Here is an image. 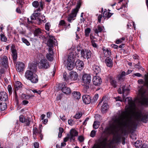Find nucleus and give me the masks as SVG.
Listing matches in <instances>:
<instances>
[{"label": "nucleus", "instance_id": "nucleus-24", "mask_svg": "<svg viewBox=\"0 0 148 148\" xmlns=\"http://www.w3.org/2000/svg\"><path fill=\"white\" fill-rule=\"evenodd\" d=\"M62 86L64 85V86L62 87V91L64 93L66 94H69L71 92V90L70 88L66 87L65 86V83H62Z\"/></svg>", "mask_w": 148, "mask_h": 148}, {"label": "nucleus", "instance_id": "nucleus-53", "mask_svg": "<svg viewBox=\"0 0 148 148\" xmlns=\"http://www.w3.org/2000/svg\"><path fill=\"white\" fill-rule=\"evenodd\" d=\"M36 20L38 22V24H40L42 22H43L44 23H45L46 22V20L45 19H44V20H42L41 18H38L36 19Z\"/></svg>", "mask_w": 148, "mask_h": 148}, {"label": "nucleus", "instance_id": "nucleus-34", "mask_svg": "<svg viewBox=\"0 0 148 148\" xmlns=\"http://www.w3.org/2000/svg\"><path fill=\"white\" fill-rule=\"evenodd\" d=\"M74 98L77 100H79L81 97V94L79 92L74 91L72 93Z\"/></svg>", "mask_w": 148, "mask_h": 148}, {"label": "nucleus", "instance_id": "nucleus-47", "mask_svg": "<svg viewBox=\"0 0 148 148\" xmlns=\"http://www.w3.org/2000/svg\"><path fill=\"white\" fill-rule=\"evenodd\" d=\"M0 37L1 38V40L2 41L7 42V38L6 36L3 34H1Z\"/></svg>", "mask_w": 148, "mask_h": 148}, {"label": "nucleus", "instance_id": "nucleus-39", "mask_svg": "<svg viewBox=\"0 0 148 148\" xmlns=\"http://www.w3.org/2000/svg\"><path fill=\"white\" fill-rule=\"evenodd\" d=\"M100 124V123L99 122L97 121H94L93 125V128L95 129H97L99 127Z\"/></svg>", "mask_w": 148, "mask_h": 148}, {"label": "nucleus", "instance_id": "nucleus-15", "mask_svg": "<svg viewBox=\"0 0 148 148\" xmlns=\"http://www.w3.org/2000/svg\"><path fill=\"white\" fill-rule=\"evenodd\" d=\"M78 132L75 130L72 129L70 131V134H68L70 137V140L71 141H74L75 139V137L78 135Z\"/></svg>", "mask_w": 148, "mask_h": 148}, {"label": "nucleus", "instance_id": "nucleus-51", "mask_svg": "<svg viewBox=\"0 0 148 148\" xmlns=\"http://www.w3.org/2000/svg\"><path fill=\"white\" fill-rule=\"evenodd\" d=\"M8 89L9 92V95H11L12 92V87L10 85H8Z\"/></svg>", "mask_w": 148, "mask_h": 148}, {"label": "nucleus", "instance_id": "nucleus-55", "mask_svg": "<svg viewBox=\"0 0 148 148\" xmlns=\"http://www.w3.org/2000/svg\"><path fill=\"white\" fill-rule=\"evenodd\" d=\"M96 134V131L94 130H92L90 134V136L92 137H94Z\"/></svg>", "mask_w": 148, "mask_h": 148}, {"label": "nucleus", "instance_id": "nucleus-37", "mask_svg": "<svg viewBox=\"0 0 148 148\" xmlns=\"http://www.w3.org/2000/svg\"><path fill=\"white\" fill-rule=\"evenodd\" d=\"M31 121V119L29 117H27L25 119V120L24 122L25 124L26 125L29 126L30 125Z\"/></svg>", "mask_w": 148, "mask_h": 148}, {"label": "nucleus", "instance_id": "nucleus-26", "mask_svg": "<svg viewBox=\"0 0 148 148\" xmlns=\"http://www.w3.org/2000/svg\"><path fill=\"white\" fill-rule=\"evenodd\" d=\"M92 68L94 73L96 75L100 73L101 69L99 65L95 64L93 66Z\"/></svg>", "mask_w": 148, "mask_h": 148}, {"label": "nucleus", "instance_id": "nucleus-5", "mask_svg": "<svg viewBox=\"0 0 148 148\" xmlns=\"http://www.w3.org/2000/svg\"><path fill=\"white\" fill-rule=\"evenodd\" d=\"M108 100V98L106 96H104L102 98V100L99 103V105L103 102V104L101 108V111L103 113L105 112L108 109L107 104Z\"/></svg>", "mask_w": 148, "mask_h": 148}, {"label": "nucleus", "instance_id": "nucleus-28", "mask_svg": "<svg viewBox=\"0 0 148 148\" xmlns=\"http://www.w3.org/2000/svg\"><path fill=\"white\" fill-rule=\"evenodd\" d=\"M37 69V65L36 64L33 63L30 64L29 70L30 71L33 72V73H35Z\"/></svg>", "mask_w": 148, "mask_h": 148}, {"label": "nucleus", "instance_id": "nucleus-42", "mask_svg": "<svg viewBox=\"0 0 148 148\" xmlns=\"http://www.w3.org/2000/svg\"><path fill=\"white\" fill-rule=\"evenodd\" d=\"M110 83L114 87L116 88V82L113 79H110Z\"/></svg>", "mask_w": 148, "mask_h": 148}, {"label": "nucleus", "instance_id": "nucleus-61", "mask_svg": "<svg viewBox=\"0 0 148 148\" xmlns=\"http://www.w3.org/2000/svg\"><path fill=\"white\" fill-rule=\"evenodd\" d=\"M65 24V21L63 20H62L60 22L59 25H60L64 26Z\"/></svg>", "mask_w": 148, "mask_h": 148}, {"label": "nucleus", "instance_id": "nucleus-50", "mask_svg": "<svg viewBox=\"0 0 148 148\" xmlns=\"http://www.w3.org/2000/svg\"><path fill=\"white\" fill-rule=\"evenodd\" d=\"M114 138L118 142L120 141L121 139V137L120 135L118 134H117L115 136Z\"/></svg>", "mask_w": 148, "mask_h": 148}, {"label": "nucleus", "instance_id": "nucleus-16", "mask_svg": "<svg viewBox=\"0 0 148 148\" xmlns=\"http://www.w3.org/2000/svg\"><path fill=\"white\" fill-rule=\"evenodd\" d=\"M24 64L23 62H18L16 66L17 71L19 72L23 71L24 69Z\"/></svg>", "mask_w": 148, "mask_h": 148}, {"label": "nucleus", "instance_id": "nucleus-2", "mask_svg": "<svg viewBox=\"0 0 148 148\" xmlns=\"http://www.w3.org/2000/svg\"><path fill=\"white\" fill-rule=\"evenodd\" d=\"M82 2V0H78L76 7L72 10L71 13L69 14L67 17V21L71 23L72 20L75 19L74 18L76 16L77 14Z\"/></svg>", "mask_w": 148, "mask_h": 148}, {"label": "nucleus", "instance_id": "nucleus-7", "mask_svg": "<svg viewBox=\"0 0 148 148\" xmlns=\"http://www.w3.org/2000/svg\"><path fill=\"white\" fill-rule=\"evenodd\" d=\"M81 53L82 56L84 58L86 59L87 60L89 59L91 56V52L89 50L85 49L82 50L81 51Z\"/></svg>", "mask_w": 148, "mask_h": 148}, {"label": "nucleus", "instance_id": "nucleus-17", "mask_svg": "<svg viewBox=\"0 0 148 148\" xmlns=\"http://www.w3.org/2000/svg\"><path fill=\"white\" fill-rule=\"evenodd\" d=\"M0 99L2 101H6L8 100V95L5 92L2 91L0 92Z\"/></svg>", "mask_w": 148, "mask_h": 148}, {"label": "nucleus", "instance_id": "nucleus-63", "mask_svg": "<svg viewBox=\"0 0 148 148\" xmlns=\"http://www.w3.org/2000/svg\"><path fill=\"white\" fill-rule=\"evenodd\" d=\"M69 139H70V137L68 135V134H67V136L64 138V142H67L68 140H69Z\"/></svg>", "mask_w": 148, "mask_h": 148}, {"label": "nucleus", "instance_id": "nucleus-8", "mask_svg": "<svg viewBox=\"0 0 148 148\" xmlns=\"http://www.w3.org/2000/svg\"><path fill=\"white\" fill-rule=\"evenodd\" d=\"M146 123L148 121V114L139 110V121Z\"/></svg>", "mask_w": 148, "mask_h": 148}, {"label": "nucleus", "instance_id": "nucleus-38", "mask_svg": "<svg viewBox=\"0 0 148 148\" xmlns=\"http://www.w3.org/2000/svg\"><path fill=\"white\" fill-rule=\"evenodd\" d=\"M7 107L6 103H0V110L3 111L5 110Z\"/></svg>", "mask_w": 148, "mask_h": 148}, {"label": "nucleus", "instance_id": "nucleus-44", "mask_svg": "<svg viewBox=\"0 0 148 148\" xmlns=\"http://www.w3.org/2000/svg\"><path fill=\"white\" fill-rule=\"evenodd\" d=\"M23 42L25 43L27 46H29L30 44L29 41L24 38H21Z\"/></svg>", "mask_w": 148, "mask_h": 148}, {"label": "nucleus", "instance_id": "nucleus-35", "mask_svg": "<svg viewBox=\"0 0 148 148\" xmlns=\"http://www.w3.org/2000/svg\"><path fill=\"white\" fill-rule=\"evenodd\" d=\"M141 103L142 104L145 106L148 105V98L144 97L141 101L139 98V103Z\"/></svg>", "mask_w": 148, "mask_h": 148}, {"label": "nucleus", "instance_id": "nucleus-33", "mask_svg": "<svg viewBox=\"0 0 148 148\" xmlns=\"http://www.w3.org/2000/svg\"><path fill=\"white\" fill-rule=\"evenodd\" d=\"M35 73L33 72L29 71V70H27L25 73V77L27 79H28Z\"/></svg>", "mask_w": 148, "mask_h": 148}, {"label": "nucleus", "instance_id": "nucleus-52", "mask_svg": "<svg viewBox=\"0 0 148 148\" xmlns=\"http://www.w3.org/2000/svg\"><path fill=\"white\" fill-rule=\"evenodd\" d=\"M26 118H25L23 115H21L19 116V120L20 122L24 123Z\"/></svg>", "mask_w": 148, "mask_h": 148}, {"label": "nucleus", "instance_id": "nucleus-1", "mask_svg": "<svg viewBox=\"0 0 148 148\" xmlns=\"http://www.w3.org/2000/svg\"><path fill=\"white\" fill-rule=\"evenodd\" d=\"M127 99L129 105L127 108V114L125 115V113H123L120 116L114 120L108 129L110 134H114L118 127L127 124H133L139 120V111L136 106L135 101L132 100L130 97H127L125 99V101Z\"/></svg>", "mask_w": 148, "mask_h": 148}, {"label": "nucleus", "instance_id": "nucleus-4", "mask_svg": "<svg viewBox=\"0 0 148 148\" xmlns=\"http://www.w3.org/2000/svg\"><path fill=\"white\" fill-rule=\"evenodd\" d=\"M57 40L54 36L51 35H49L47 43V45L49 47L48 49H53V45H57Z\"/></svg>", "mask_w": 148, "mask_h": 148}, {"label": "nucleus", "instance_id": "nucleus-40", "mask_svg": "<svg viewBox=\"0 0 148 148\" xmlns=\"http://www.w3.org/2000/svg\"><path fill=\"white\" fill-rule=\"evenodd\" d=\"M42 10L40 8H38L34 12L33 14L36 17H37L40 15V13L38 12V11H40Z\"/></svg>", "mask_w": 148, "mask_h": 148}, {"label": "nucleus", "instance_id": "nucleus-48", "mask_svg": "<svg viewBox=\"0 0 148 148\" xmlns=\"http://www.w3.org/2000/svg\"><path fill=\"white\" fill-rule=\"evenodd\" d=\"M50 27L51 25L50 23L49 22L47 23L45 25V29L47 31H49Z\"/></svg>", "mask_w": 148, "mask_h": 148}, {"label": "nucleus", "instance_id": "nucleus-31", "mask_svg": "<svg viewBox=\"0 0 148 148\" xmlns=\"http://www.w3.org/2000/svg\"><path fill=\"white\" fill-rule=\"evenodd\" d=\"M12 55L13 60L14 61H16L17 59V53L16 50L14 49H12Z\"/></svg>", "mask_w": 148, "mask_h": 148}, {"label": "nucleus", "instance_id": "nucleus-20", "mask_svg": "<svg viewBox=\"0 0 148 148\" xmlns=\"http://www.w3.org/2000/svg\"><path fill=\"white\" fill-rule=\"evenodd\" d=\"M83 102L85 104H88L91 101V99L90 96L88 95H84L82 97Z\"/></svg>", "mask_w": 148, "mask_h": 148}, {"label": "nucleus", "instance_id": "nucleus-32", "mask_svg": "<svg viewBox=\"0 0 148 148\" xmlns=\"http://www.w3.org/2000/svg\"><path fill=\"white\" fill-rule=\"evenodd\" d=\"M104 28L103 27H101L100 25H98L96 28L94 29V32L95 34H98L99 33L102 32Z\"/></svg>", "mask_w": 148, "mask_h": 148}, {"label": "nucleus", "instance_id": "nucleus-49", "mask_svg": "<svg viewBox=\"0 0 148 148\" xmlns=\"http://www.w3.org/2000/svg\"><path fill=\"white\" fill-rule=\"evenodd\" d=\"M118 80L119 81L122 82L123 81L124 77L123 76L121 75V74H119L117 76Z\"/></svg>", "mask_w": 148, "mask_h": 148}, {"label": "nucleus", "instance_id": "nucleus-46", "mask_svg": "<svg viewBox=\"0 0 148 148\" xmlns=\"http://www.w3.org/2000/svg\"><path fill=\"white\" fill-rule=\"evenodd\" d=\"M59 132L58 133V137L59 138L61 137L62 134L64 131L62 127H59Z\"/></svg>", "mask_w": 148, "mask_h": 148}, {"label": "nucleus", "instance_id": "nucleus-23", "mask_svg": "<svg viewBox=\"0 0 148 148\" xmlns=\"http://www.w3.org/2000/svg\"><path fill=\"white\" fill-rule=\"evenodd\" d=\"M48 51L49 53H47L46 55L47 58L49 60L52 61L53 60V55L54 54L53 51V49H49Z\"/></svg>", "mask_w": 148, "mask_h": 148}, {"label": "nucleus", "instance_id": "nucleus-22", "mask_svg": "<svg viewBox=\"0 0 148 148\" xmlns=\"http://www.w3.org/2000/svg\"><path fill=\"white\" fill-rule=\"evenodd\" d=\"M101 12H103V17L105 19H106L107 18H110L113 14V13H112L110 12H108L106 9H105L104 11L103 12V8H102L101 9Z\"/></svg>", "mask_w": 148, "mask_h": 148}, {"label": "nucleus", "instance_id": "nucleus-9", "mask_svg": "<svg viewBox=\"0 0 148 148\" xmlns=\"http://www.w3.org/2000/svg\"><path fill=\"white\" fill-rule=\"evenodd\" d=\"M91 78L90 75L84 74L82 78V82L86 85L89 84L91 81Z\"/></svg>", "mask_w": 148, "mask_h": 148}, {"label": "nucleus", "instance_id": "nucleus-27", "mask_svg": "<svg viewBox=\"0 0 148 148\" xmlns=\"http://www.w3.org/2000/svg\"><path fill=\"white\" fill-rule=\"evenodd\" d=\"M105 62L106 65L108 67H111L113 66V61L109 57L106 58L105 60Z\"/></svg>", "mask_w": 148, "mask_h": 148}, {"label": "nucleus", "instance_id": "nucleus-21", "mask_svg": "<svg viewBox=\"0 0 148 148\" xmlns=\"http://www.w3.org/2000/svg\"><path fill=\"white\" fill-rule=\"evenodd\" d=\"M28 80L32 83L35 84L38 82V79L37 75L35 73Z\"/></svg>", "mask_w": 148, "mask_h": 148}, {"label": "nucleus", "instance_id": "nucleus-56", "mask_svg": "<svg viewBox=\"0 0 148 148\" xmlns=\"http://www.w3.org/2000/svg\"><path fill=\"white\" fill-rule=\"evenodd\" d=\"M103 17V16L102 14H100L99 15L98 17V22L99 23H101V18Z\"/></svg>", "mask_w": 148, "mask_h": 148}, {"label": "nucleus", "instance_id": "nucleus-45", "mask_svg": "<svg viewBox=\"0 0 148 148\" xmlns=\"http://www.w3.org/2000/svg\"><path fill=\"white\" fill-rule=\"evenodd\" d=\"M82 112H79L77 113L76 114L75 116L74 117L76 119H79L82 116Z\"/></svg>", "mask_w": 148, "mask_h": 148}, {"label": "nucleus", "instance_id": "nucleus-6", "mask_svg": "<svg viewBox=\"0 0 148 148\" xmlns=\"http://www.w3.org/2000/svg\"><path fill=\"white\" fill-rule=\"evenodd\" d=\"M107 138L101 137L99 140L97 148H106L107 145Z\"/></svg>", "mask_w": 148, "mask_h": 148}, {"label": "nucleus", "instance_id": "nucleus-25", "mask_svg": "<svg viewBox=\"0 0 148 148\" xmlns=\"http://www.w3.org/2000/svg\"><path fill=\"white\" fill-rule=\"evenodd\" d=\"M32 5L35 8H37L39 6V8H40L41 10L43 9V5L41 1L39 3L37 1H34L32 3Z\"/></svg>", "mask_w": 148, "mask_h": 148}, {"label": "nucleus", "instance_id": "nucleus-13", "mask_svg": "<svg viewBox=\"0 0 148 148\" xmlns=\"http://www.w3.org/2000/svg\"><path fill=\"white\" fill-rule=\"evenodd\" d=\"M92 81L94 84L96 86H99L102 82L101 78L97 76L93 77L92 79Z\"/></svg>", "mask_w": 148, "mask_h": 148}, {"label": "nucleus", "instance_id": "nucleus-18", "mask_svg": "<svg viewBox=\"0 0 148 148\" xmlns=\"http://www.w3.org/2000/svg\"><path fill=\"white\" fill-rule=\"evenodd\" d=\"M33 137L34 139H36V136L38 134H40V133L42 131L41 130L38 131L35 125H33Z\"/></svg>", "mask_w": 148, "mask_h": 148}, {"label": "nucleus", "instance_id": "nucleus-41", "mask_svg": "<svg viewBox=\"0 0 148 148\" xmlns=\"http://www.w3.org/2000/svg\"><path fill=\"white\" fill-rule=\"evenodd\" d=\"M63 78L64 79V80L68 83L70 81V77H68V75L66 73H64L63 74Z\"/></svg>", "mask_w": 148, "mask_h": 148}, {"label": "nucleus", "instance_id": "nucleus-64", "mask_svg": "<svg viewBox=\"0 0 148 148\" xmlns=\"http://www.w3.org/2000/svg\"><path fill=\"white\" fill-rule=\"evenodd\" d=\"M34 145L35 148H38L39 144L38 143L35 142L34 143Z\"/></svg>", "mask_w": 148, "mask_h": 148}, {"label": "nucleus", "instance_id": "nucleus-54", "mask_svg": "<svg viewBox=\"0 0 148 148\" xmlns=\"http://www.w3.org/2000/svg\"><path fill=\"white\" fill-rule=\"evenodd\" d=\"M145 84L148 87V75H145Z\"/></svg>", "mask_w": 148, "mask_h": 148}, {"label": "nucleus", "instance_id": "nucleus-59", "mask_svg": "<svg viewBox=\"0 0 148 148\" xmlns=\"http://www.w3.org/2000/svg\"><path fill=\"white\" fill-rule=\"evenodd\" d=\"M99 95L98 94H96L94 96L93 99L94 101H97Z\"/></svg>", "mask_w": 148, "mask_h": 148}, {"label": "nucleus", "instance_id": "nucleus-60", "mask_svg": "<svg viewBox=\"0 0 148 148\" xmlns=\"http://www.w3.org/2000/svg\"><path fill=\"white\" fill-rule=\"evenodd\" d=\"M78 139L80 142H82L84 140V137L82 136H79L78 137Z\"/></svg>", "mask_w": 148, "mask_h": 148}, {"label": "nucleus", "instance_id": "nucleus-62", "mask_svg": "<svg viewBox=\"0 0 148 148\" xmlns=\"http://www.w3.org/2000/svg\"><path fill=\"white\" fill-rule=\"evenodd\" d=\"M22 96L25 97L24 99L27 100L29 99L31 97L30 96L26 95L25 94H23Z\"/></svg>", "mask_w": 148, "mask_h": 148}, {"label": "nucleus", "instance_id": "nucleus-19", "mask_svg": "<svg viewBox=\"0 0 148 148\" xmlns=\"http://www.w3.org/2000/svg\"><path fill=\"white\" fill-rule=\"evenodd\" d=\"M122 86L121 88L122 90V93L123 94V99H124L125 98V96L128 94L129 93V89L126 86L124 85H123V86L122 85Z\"/></svg>", "mask_w": 148, "mask_h": 148}, {"label": "nucleus", "instance_id": "nucleus-43", "mask_svg": "<svg viewBox=\"0 0 148 148\" xmlns=\"http://www.w3.org/2000/svg\"><path fill=\"white\" fill-rule=\"evenodd\" d=\"M91 29L89 28H86L85 30V35L87 37L89 36V34L90 33Z\"/></svg>", "mask_w": 148, "mask_h": 148}, {"label": "nucleus", "instance_id": "nucleus-12", "mask_svg": "<svg viewBox=\"0 0 148 148\" xmlns=\"http://www.w3.org/2000/svg\"><path fill=\"white\" fill-rule=\"evenodd\" d=\"M78 78V75L77 73L75 71H72L70 73V81H77Z\"/></svg>", "mask_w": 148, "mask_h": 148}, {"label": "nucleus", "instance_id": "nucleus-57", "mask_svg": "<svg viewBox=\"0 0 148 148\" xmlns=\"http://www.w3.org/2000/svg\"><path fill=\"white\" fill-rule=\"evenodd\" d=\"M92 45V46L96 48H97L98 47V45L94 41H91Z\"/></svg>", "mask_w": 148, "mask_h": 148}, {"label": "nucleus", "instance_id": "nucleus-58", "mask_svg": "<svg viewBox=\"0 0 148 148\" xmlns=\"http://www.w3.org/2000/svg\"><path fill=\"white\" fill-rule=\"evenodd\" d=\"M60 119L63 121H65L66 119V118L64 115H60Z\"/></svg>", "mask_w": 148, "mask_h": 148}, {"label": "nucleus", "instance_id": "nucleus-10", "mask_svg": "<svg viewBox=\"0 0 148 148\" xmlns=\"http://www.w3.org/2000/svg\"><path fill=\"white\" fill-rule=\"evenodd\" d=\"M40 63L41 68L46 69L49 67V63L45 59H42L40 60Z\"/></svg>", "mask_w": 148, "mask_h": 148}, {"label": "nucleus", "instance_id": "nucleus-3", "mask_svg": "<svg viewBox=\"0 0 148 148\" xmlns=\"http://www.w3.org/2000/svg\"><path fill=\"white\" fill-rule=\"evenodd\" d=\"M75 56L73 53H71L69 55L68 58L66 61H64V64L66 65L67 69L69 70H71L74 67V60L73 59Z\"/></svg>", "mask_w": 148, "mask_h": 148}, {"label": "nucleus", "instance_id": "nucleus-30", "mask_svg": "<svg viewBox=\"0 0 148 148\" xmlns=\"http://www.w3.org/2000/svg\"><path fill=\"white\" fill-rule=\"evenodd\" d=\"M1 64L4 67L6 68L8 65V58L4 56L2 58Z\"/></svg>", "mask_w": 148, "mask_h": 148}, {"label": "nucleus", "instance_id": "nucleus-14", "mask_svg": "<svg viewBox=\"0 0 148 148\" xmlns=\"http://www.w3.org/2000/svg\"><path fill=\"white\" fill-rule=\"evenodd\" d=\"M34 35L35 36H39L40 38H45L44 36L42 35V31L39 28L35 29L34 32Z\"/></svg>", "mask_w": 148, "mask_h": 148}, {"label": "nucleus", "instance_id": "nucleus-36", "mask_svg": "<svg viewBox=\"0 0 148 148\" xmlns=\"http://www.w3.org/2000/svg\"><path fill=\"white\" fill-rule=\"evenodd\" d=\"M22 86V84L19 82L17 81L16 83L14 86V88H15V90H18Z\"/></svg>", "mask_w": 148, "mask_h": 148}, {"label": "nucleus", "instance_id": "nucleus-29", "mask_svg": "<svg viewBox=\"0 0 148 148\" xmlns=\"http://www.w3.org/2000/svg\"><path fill=\"white\" fill-rule=\"evenodd\" d=\"M103 52L104 54V56L106 57H109L111 55V52L110 50L108 48L103 49Z\"/></svg>", "mask_w": 148, "mask_h": 148}, {"label": "nucleus", "instance_id": "nucleus-11", "mask_svg": "<svg viewBox=\"0 0 148 148\" xmlns=\"http://www.w3.org/2000/svg\"><path fill=\"white\" fill-rule=\"evenodd\" d=\"M75 65L78 70L81 71L84 67V63L83 61L78 59L76 61Z\"/></svg>", "mask_w": 148, "mask_h": 148}]
</instances>
